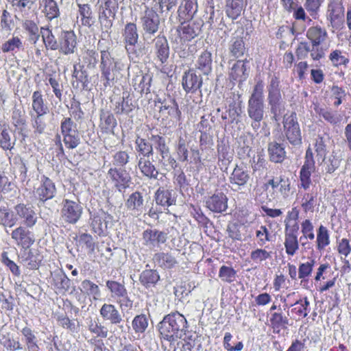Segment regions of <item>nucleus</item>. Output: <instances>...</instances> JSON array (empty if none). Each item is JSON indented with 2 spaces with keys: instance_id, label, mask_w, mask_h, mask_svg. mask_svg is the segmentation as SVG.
<instances>
[{
  "instance_id": "nucleus-1",
  "label": "nucleus",
  "mask_w": 351,
  "mask_h": 351,
  "mask_svg": "<svg viewBox=\"0 0 351 351\" xmlns=\"http://www.w3.org/2000/svg\"><path fill=\"white\" fill-rule=\"evenodd\" d=\"M306 38L310 40L312 49L306 42H300L295 49L298 60L307 57L310 52L311 58L314 61H319L325 56L326 49L321 47L328 39V34L325 27L320 25L310 27L306 32Z\"/></svg>"
},
{
  "instance_id": "nucleus-2",
  "label": "nucleus",
  "mask_w": 351,
  "mask_h": 351,
  "mask_svg": "<svg viewBox=\"0 0 351 351\" xmlns=\"http://www.w3.org/2000/svg\"><path fill=\"white\" fill-rule=\"evenodd\" d=\"M188 322L186 317L178 311L166 315L158 324L161 340L172 343L186 335Z\"/></svg>"
},
{
  "instance_id": "nucleus-3",
  "label": "nucleus",
  "mask_w": 351,
  "mask_h": 351,
  "mask_svg": "<svg viewBox=\"0 0 351 351\" xmlns=\"http://www.w3.org/2000/svg\"><path fill=\"white\" fill-rule=\"evenodd\" d=\"M123 68V64L121 62L112 57L108 50L101 51L99 69L101 78L105 87L110 86L114 84Z\"/></svg>"
},
{
  "instance_id": "nucleus-4",
  "label": "nucleus",
  "mask_w": 351,
  "mask_h": 351,
  "mask_svg": "<svg viewBox=\"0 0 351 351\" xmlns=\"http://www.w3.org/2000/svg\"><path fill=\"white\" fill-rule=\"evenodd\" d=\"M267 90V101L270 106V111L273 114V119L278 121L285 110L280 88V80L278 75H274L271 77Z\"/></svg>"
},
{
  "instance_id": "nucleus-5",
  "label": "nucleus",
  "mask_w": 351,
  "mask_h": 351,
  "mask_svg": "<svg viewBox=\"0 0 351 351\" xmlns=\"http://www.w3.org/2000/svg\"><path fill=\"white\" fill-rule=\"evenodd\" d=\"M60 132L65 147L74 149L79 146L81 142L80 132L77 124L71 117H64L60 123Z\"/></svg>"
},
{
  "instance_id": "nucleus-6",
  "label": "nucleus",
  "mask_w": 351,
  "mask_h": 351,
  "mask_svg": "<svg viewBox=\"0 0 351 351\" xmlns=\"http://www.w3.org/2000/svg\"><path fill=\"white\" fill-rule=\"evenodd\" d=\"M88 330L93 335L88 342L94 346V351H102L104 348V339L107 338L109 331L98 318H90L87 322Z\"/></svg>"
},
{
  "instance_id": "nucleus-7",
  "label": "nucleus",
  "mask_w": 351,
  "mask_h": 351,
  "mask_svg": "<svg viewBox=\"0 0 351 351\" xmlns=\"http://www.w3.org/2000/svg\"><path fill=\"white\" fill-rule=\"evenodd\" d=\"M106 286L111 297L116 300L120 308H132L133 301L130 298L124 283L113 280H108L106 282Z\"/></svg>"
},
{
  "instance_id": "nucleus-8",
  "label": "nucleus",
  "mask_w": 351,
  "mask_h": 351,
  "mask_svg": "<svg viewBox=\"0 0 351 351\" xmlns=\"http://www.w3.org/2000/svg\"><path fill=\"white\" fill-rule=\"evenodd\" d=\"M315 170V162L313 152L311 147H308L306 150L304 164L299 173V188L303 189L305 191L310 188L312 184L311 174Z\"/></svg>"
},
{
  "instance_id": "nucleus-9",
  "label": "nucleus",
  "mask_w": 351,
  "mask_h": 351,
  "mask_svg": "<svg viewBox=\"0 0 351 351\" xmlns=\"http://www.w3.org/2000/svg\"><path fill=\"white\" fill-rule=\"evenodd\" d=\"M282 123L284 133L288 141L292 145H300L302 143V134L296 113L293 112L290 115L285 116Z\"/></svg>"
},
{
  "instance_id": "nucleus-10",
  "label": "nucleus",
  "mask_w": 351,
  "mask_h": 351,
  "mask_svg": "<svg viewBox=\"0 0 351 351\" xmlns=\"http://www.w3.org/2000/svg\"><path fill=\"white\" fill-rule=\"evenodd\" d=\"M83 208L79 202L63 199L61 203L60 215L69 224H75L82 217Z\"/></svg>"
},
{
  "instance_id": "nucleus-11",
  "label": "nucleus",
  "mask_w": 351,
  "mask_h": 351,
  "mask_svg": "<svg viewBox=\"0 0 351 351\" xmlns=\"http://www.w3.org/2000/svg\"><path fill=\"white\" fill-rule=\"evenodd\" d=\"M300 225L295 223L293 226L286 225L284 230V246L285 252L289 256L296 254L300 248V239H298Z\"/></svg>"
},
{
  "instance_id": "nucleus-12",
  "label": "nucleus",
  "mask_w": 351,
  "mask_h": 351,
  "mask_svg": "<svg viewBox=\"0 0 351 351\" xmlns=\"http://www.w3.org/2000/svg\"><path fill=\"white\" fill-rule=\"evenodd\" d=\"M153 7L145 6L140 20L143 31L149 35H154L159 29L160 24V16Z\"/></svg>"
},
{
  "instance_id": "nucleus-13",
  "label": "nucleus",
  "mask_w": 351,
  "mask_h": 351,
  "mask_svg": "<svg viewBox=\"0 0 351 351\" xmlns=\"http://www.w3.org/2000/svg\"><path fill=\"white\" fill-rule=\"evenodd\" d=\"M57 188L55 182L45 175L40 176L38 186L35 188L34 195L42 203L55 197Z\"/></svg>"
},
{
  "instance_id": "nucleus-14",
  "label": "nucleus",
  "mask_w": 351,
  "mask_h": 351,
  "mask_svg": "<svg viewBox=\"0 0 351 351\" xmlns=\"http://www.w3.org/2000/svg\"><path fill=\"white\" fill-rule=\"evenodd\" d=\"M345 16V8L341 0H328L326 19L333 28L343 25Z\"/></svg>"
},
{
  "instance_id": "nucleus-15",
  "label": "nucleus",
  "mask_w": 351,
  "mask_h": 351,
  "mask_svg": "<svg viewBox=\"0 0 351 351\" xmlns=\"http://www.w3.org/2000/svg\"><path fill=\"white\" fill-rule=\"evenodd\" d=\"M18 258L20 263L30 270L38 269L44 259L40 250L30 247L21 250Z\"/></svg>"
},
{
  "instance_id": "nucleus-16",
  "label": "nucleus",
  "mask_w": 351,
  "mask_h": 351,
  "mask_svg": "<svg viewBox=\"0 0 351 351\" xmlns=\"http://www.w3.org/2000/svg\"><path fill=\"white\" fill-rule=\"evenodd\" d=\"M108 176L114 187L121 192L129 187L131 176L125 169L118 167H110L108 171Z\"/></svg>"
},
{
  "instance_id": "nucleus-17",
  "label": "nucleus",
  "mask_w": 351,
  "mask_h": 351,
  "mask_svg": "<svg viewBox=\"0 0 351 351\" xmlns=\"http://www.w3.org/2000/svg\"><path fill=\"white\" fill-rule=\"evenodd\" d=\"M27 227L20 226L12 231L11 238L21 250L29 248L35 242L34 233Z\"/></svg>"
},
{
  "instance_id": "nucleus-18",
  "label": "nucleus",
  "mask_w": 351,
  "mask_h": 351,
  "mask_svg": "<svg viewBox=\"0 0 351 351\" xmlns=\"http://www.w3.org/2000/svg\"><path fill=\"white\" fill-rule=\"evenodd\" d=\"M77 36L73 30H63L58 38V50L64 55L73 54L77 49Z\"/></svg>"
},
{
  "instance_id": "nucleus-19",
  "label": "nucleus",
  "mask_w": 351,
  "mask_h": 351,
  "mask_svg": "<svg viewBox=\"0 0 351 351\" xmlns=\"http://www.w3.org/2000/svg\"><path fill=\"white\" fill-rule=\"evenodd\" d=\"M203 84V79L197 75L194 69H189L186 71L182 77V86L187 93H195L200 90Z\"/></svg>"
},
{
  "instance_id": "nucleus-20",
  "label": "nucleus",
  "mask_w": 351,
  "mask_h": 351,
  "mask_svg": "<svg viewBox=\"0 0 351 351\" xmlns=\"http://www.w3.org/2000/svg\"><path fill=\"white\" fill-rule=\"evenodd\" d=\"M251 178L247 167L243 164L236 165L229 177V182L238 189L245 187Z\"/></svg>"
},
{
  "instance_id": "nucleus-21",
  "label": "nucleus",
  "mask_w": 351,
  "mask_h": 351,
  "mask_svg": "<svg viewBox=\"0 0 351 351\" xmlns=\"http://www.w3.org/2000/svg\"><path fill=\"white\" fill-rule=\"evenodd\" d=\"M228 201V197L223 191L215 190V193L206 199L205 204L210 211L221 213L227 210Z\"/></svg>"
},
{
  "instance_id": "nucleus-22",
  "label": "nucleus",
  "mask_w": 351,
  "mask_h": 351,
  "mask_svg": "<svg viewBox=\"0 0 351 351\" xmlns=\"http://www.w3.org/2000/svg\"><path fill=\"white\" fill-rule=\"evenodd\" d=\"M142 237L143 245L149 247H158L167 240V233L157 229H147Z\"/></svg>"
},
{
  "instance_id": "nucleus-23",
  "label": "nucleus",
  "mask_w": 351,
  "mask_h": 351,
  "mask_svg": "<svg viewBox=\"0 0 351 351\" xmlns=\"http://www.w3.org/2000/svg\"><path fill=\"white\" fill-rule=\"evenodd\" d=\"M14 210L26 227L32 228L36 225L38 217L32 206L20 203L14 206Z\"/></svg>"
},
{
  "instance_id": "nucleus-24",
  "label": "nucleus",
  "mask_w": 351,
  "mask_h": 351,
  "mask_svg": "<svg viewBox=\"0 0 351 351\" xmlns=\"http://www.w3.org/2000/svg\"><path fill=\"white\" fill-rule=\"evenodd\" d=\"M247 113L253 121L252 127L258 130L261 126V121L264 119V101L248 100Z\"/></svg>"
},
{
  "instance_id": "nucleus-25",
  "label": "nucleus",
  "mask_w": 351,
  "mask_h": 351,
  "mask_svg": "<svg viewBox=\"0 0 351 351\" xmlns=\"http://www.w3.org/2000/svg\"><path fill=\"white\" fill-rule=\"evenodd\" d=\"M249 63L247 59L237 60L230 69L228 76L231 82H237L242 83L245 81L248 77L247 66Z\"/></svg>"
},
{
  "instance_id": "nucleus-26",
  "label": "nucleus",
  "mask_w": 351,
  "mask_h": 351,
  "mask_svg": "<svg viewBox=\"0 0 351 351\" xmlns=\"http://www.w3.org/2000/svg\"><path fill=\"white\" fill-rule=\"evenodd\" d=\"M158 102L160 103L159 107V113L162 119L168 118H174L176 120H180L181 118V111L176 99H171L168 101H161L160 99H158Z\"/></svg>"
},
{
  "instance_id": "nucleus-27",
  "label": "nucleus",
  "mask_w": 351,
  "mask_h": 351,
  "mask_svg": "<svg viewBox=\"0 0 351 351\" xmlns=\"http://www.w3.org/2000/svg\"><path fill=\"white\" fill-rule=\"evenodd\" d=\"M117 125V121L112 112L104 109L99 110V128L101 134H114Z\"/></svg>"
},
{
  "instance_id": "nucleus-28",
  "label": "nucleus",
  "mask_w": 351,
  "mask_h": 351,
  "mask_svg": "<svg viewBox=\"0 0 351 351\" xmlns=\"http://www.w3.org/2000/svg\"><path fill=\"white\" fill-rule=\"evenodd\" d=\"M99 315L104 321L109 322L112 325L119 326L123 321L119 309L112 304H102L99 309Z\"/></svg>"
},
{
  "instance_id": "nucleus-29",
  "label": "nucleus",
  "mask_w": 351,
  "mask_h": 351,
  "mask_svg": "<svg viewBox=\"0 0 351 351\" xmlns=\"http://www.w3.org/2000/svg\"><path fill=\"white\" fill-rule=\"evenodd\" d=\"M302 236L300 237V241L302 247L304 250L311 248V242L315 238L314 232V226L309 219H305L300 223Z\"/></svg>"
},
{
  "instance_id": "nucleus-30",
  "label": "nucleus",
  "mask_w": 351,
  "mask_h": 351,
  "mask_svg": "<svg viewBox=\"0 0 351 351\" xmlns=\"http://www.w3.org/2000/svg\"><path fill=\"white\" fill-rule=\"evenodd\" d=\"M191 20H181L177 27L178 36L180 41L189 42L195 38L199 34V29L195 28L194 23H191Z\"/></svg>"
},
{
  "instance_id": "nucleus-31",
  "label": "nucleus",
  "mask_w": 351,
  "mask_h": 351,
  "mask_svg": "<svg viewBox=\"0 0 351 351\" xmlns=\"http://www.w3.org/2000/svg\"><path fill=\"white\" fill-rule=\"evenodd\" d=\"M197 10V0H182L177 11L178 20H192Z\"/></svg>"
},
{
  "instance_id": "nucleus-32",
  "label": "nucleus",
  "mask_w": 351,
  "mask_h": 351,
  "mask_svg": "<svg viewBox=\"0 0 351 351\" xmlns=\"http://www.w3.org/2000/svg\"><path fill=\"white\" fill-rule=\"evenodd\" d=\"M154 200L157 205L168 208L176 204V197L173 190L162 186L155 192Z\"/></svg>"
},
{
  "instance_id": "nucleus-33",
  "label": "nucleus",
  "mask_w": 351,
  "mask_h": 351,
  "mask_svg": "<svg viewBox=\"0 0 351 351\" xmlns=\"http://www.w3.org/2000/svg\"><path fill=\"white\" fill-rule=\"evenodd\" d=\"M39 9L48 21L58 19L60 16V11L55 0H39Z\"/></svg>"
},
{
  "instance_id": "nucleus-34",
  "label": "nucleus",
  "mask_w": 351,
  "mask_h": 351,
  "mask_svg": "<svg viewBox=\"0 0 351 351\" xmlns=\"http://www.w3.org/2000/svg\"><path fill=\"white\" fill-rule=\"evenodd\" d=\"M317 193L304 192L298 195L297 199L304 213H313L317 204Z\"/></svg>"
},
{
  "instance_id": "nucleus-35",
  "label": "nucleus",
  "mask_w": 351,
  "mask_h": 351,
  "mask_svg": "<svg viewBox=\"0 0 351 351\" xmlns=\"http://www.w3.org/2000/svg\"><path fill=\"white\" fill-rule=\"evenodd\" d=\"M77 19H80L81 25L91 27L95 23V14L89 3H77Z\"/></svg>"
},
{
  "instance_id": "nucleus-36",
  "label": "nucleus",
  "mask_w": 351,
  "mask_h": 351,
  "mask_svg": "<svg viewBox=\"0 0 351 351\" xmlns=\"http://www.w3.org/2000/svg\"><path fill=\"white\" fill-rule=\"evenodd\" d=\"M98 62V53L95 48L82 51L79 56V65L82 69H93Z\"/></svg>"
},
{
  "instance_id": "nucleus-37",
  "label": "nucleus",
  "mask_w": 351,
  "mask_h": 351,
  "mask_svg": "<svg viewBox=\"0 0 351 351\" xmlns=\"http://www.w3.org/2000/svg\"><path fill=\"white\" fill-rule=\"evenodd\" d=\"M269 321L271 328L274 332H280V330H285L289 325V319L282 312L280 307L277 311L274 312L269 315Z\"/></svg>"
},
{
  "instance_id": "nucleus-38",
  "label": "nucleus",
  "mask_w": 351,
  "mask_h": 351,
  "mask_svg": "<svg viewBox=\"0 0 351 351\" xmlns=\"http://www.w3.org/2000/svg\"><path fill=\"white\" fill-rule=\"evenodd\" d=\"M32 105L29 113L47 114L49 108L41 90H35L32 95Z\"/></svg>"
},
{
  "instance_id": "nucleus-39",
  "label": "nucleus",
  "mask_w": 351,
  "mask_h": 351,
  "mask_svg": "<svg viewBox=\"0 0 351 351\" xmlns=\"http://www.w3.org/2000/svg\"><path fill=\"white\" fill-rule=\"evenodd\" d=\"M267 152L269 160L274 163H282L287 156L285 145L276 141L268 143Z\"/></svg>"
},
{
  "instance_id": "nucleus-40",
  "label": "nucleus",
  "mask_w": 351,
  "mask_h": 351,
  "mask_svg": "<svg viewBox=\"0 0 351 351\" xmlns=\"http://www.w3.org/2000/svg\"><path fill=\"white\" fill-rule=\"evenodd\" d=\"M195 67L204 75H208L213 70V55L207 49H204L198 56Z\"/></svg>"
},
{
  "instance_id": "nucleus-41",
  "label": "nucleus",
  "mask_w": 351,
  "mask_h": 351,
  "mask_svg": "<svg viewBox=\"0 0 351 351\" xmlns=\"http://www.w3.org/2000/svg\"><path fill=\"white\" fill-rule=\"evenodd\" d=\"M123 37L125 43V47L128 51L134 47L138 41V34L136 24L134 23H128L123 31Z\"/></svg>"
},
{
  "instance_id": "nucleus-42",
  "label": "nucleus",
  "mask_w": 351,
  "mask_h": 351,
  "mask_svg": "<svg viewBox=\"0 0 351 351\" xmlns=\"http://www.w3.org/2000/svg\"><path fill=\"white\" fill-rule=\"evenodd\" d=\"M57 293L64 294L71 287V280L63 271L55 272L51 282Z\"/></svg>"
},
{
  "instance_id": "nucleus-43",
  "label": "nucleus",
  "mask_w": 351,
  "mask_h": 351,
  "mask_svg": "<svg viewBox=\"0 0 351 351\" xmlns=\"http://www.w3.org/2000/svg\"><path fill=\"white\" fill-rule=\"evenodd\" d=\"M151 82L150 75L140 71L132 80V84L135 90L141 94H147L150 92Z\"/></svg>"
},
{
  "instance_id": "nucleus-44",
  "label": "nucleus",
  "mask_w": 351,
  "mask_h": 351,
  "mask_svg": "<svg viewBox=\"0 0 351 351\" xmlns=\"http://www.w3.org/2000/svg\"><path fill=\"white\" fill-rule=\"evenodd\" d=\"M154 263L162 269H172L175 267L178 262L171 252H160L154 255Z\"/></svg>"
},
{
  "instance_id": "nucleus-45",
  "label": "nucleus",
  "mask_w": 351,
  "mask_h": 351,
  "mask_svg": "<svg viewBox=\"0 0 351 351\" xmlns=\"http://www.w3.org/2000/svg\"><path fill=\"white\" fill-rule=\"evenodd\" d=\"M21 332L27 351H40L38 337L36 332L31 327H23Z\"/></svg>"
},
{
  "instance_id": "nucleus-46",
  "label": "nucleus",
  "mask_w": 351,
  "mask_h": 351,
  "mask_svg": "<svg viewBox=\"0 0 351 351\" xmlns=\"http://www.w3.org/2000/svg\"><path fill=\"white\" fill-rule=\"evenodd\" d=\"M155 53L158 60L165 63L169 56V47L168 41L165 36H158L154 39Z\"/></svg>"
},
{
  "instance_id": "nucleus-47",
  "label": "nucleus",
  "mask_w": 351,
  "mask_h": 351,
  "mask_svg": "<svg viewBox=\"0 0 351 351\" xmlns=\"http://www.w3.org/2000/svg\"><path fill=\"white\" fill-rule=\"evenodd\" d=\"M10 125L0 117V147L4 150H12L14 147V141H12L10 134Z\"/></svg>"
},
{
  "instance_id": "nucleus-48",
  "label": "nucleus",
  "mask_w": 351,
  "mask_h": 351,
  "mask_svg": "<svg viewBox=\"0 0 351 351\" xmlns=\"http://www.w3.org/2000/svg\"><path fill=\"white\" fill-rule=\"evenodd\" d=\"M218 164H221L226 168L231 162L233 158V151L228 143L221 141L217 146Z\"/></svg>"
},
{
  "instance_id": "nucleus-49",
  "label": "nucleus",
  "mask_w": 351,
  "mask_h": 351,
  "mask_svg": "<svg viewBox=\"0 0 351 351\" xmlns=\"http://www.w3.org/2000/svg\"><path fill=\"white\" fill-rule=\"evenodd\" d=\"M243 0H226L225 12L232 21L237 19L244 10Z\"/></svg>"
},
{
  "instance_id": "nucleus-50",
  "label": "nucleus",
  "mask_w": 351,
  "mask_h": 351,
  "mask_svg": "<svg viewBox=\"0 0 351 351\" xmlns=\"http://www.w3.org/2000/svg\"><path fill=\"white\" fill-rule=\"evenodd\" d=\"M328 60L332 66L335 68H346L350 63L348 54L346 51L339 49H333L330 52Z\"/></svg>"
},
{
  "instance_id": "nucleus-51",
  "label": "nucleus",
  "mask_w": 351,
  "mask_h": 351,
  "mask_svg": "<svg viewBox=\"0 0 351 351\" xmlns=\"http://www.w3.org/2000/svg\"><path fill=\"white\" fill-rule=\"evenodd\" d=\"M330 243V232L327 227L320 225L316 230L315 248L317 252L324 251Z\"/></svg>"
},
{
  "instance_id": "nucleus-52",
  "label": "nucleus",
  "mask_w": 351,
  "mask_h": 351,
  "mask_svg": "<svg viewBox=\"0 0 351 351\" xmlns=\"http://www.w3.org/2000/svg\"><path fill=\"white\" fill-rule=\"evenodd\" d=\"M135 106L133 104L132 99L130 95L123 96L119 98L114 104L113 111L117 115L128 114L133 111Z\"/></svg>"
},
{
  "instance_id": "nucleus-53",
  "label": "nucleus",
  "mask_w": 351,
  "mask_h": 351,
  "mask_svg": "<svg viewBox=\"0 0 351 351\" xmlns=\"http://www.w3.org/2000/svg\"><path fill=\"white\" fill-rule=\"evenodd\" d=\"M160 280V275L156 269H145L139 276L140 283L146 289L154 287Z\"/></svg>"
},
{
  "instance_id": "nucleus-54",
  "label": "nucleus",
  "mask_w": 351,
  "mask_h": 351,
  "mask_svg": "<svg viewBox=\"0 0 351 351\" xmlns=\"http://www.w3.org/2000/svg\"><path fill=\"white\" fill-rule=\"evenodd\" d=\"M138 167L143 176L149 179L157 178L158 171L149 158L140 157L138 161Z\"/></svg>"
},
{
  "instance_id": "nucleus-55",
  "label": "nucleus",
  "mask_w": 351,
  "mask_h": 351,
  "mask_svg": "<svg viewBox=\"0 0 351 351\" xmlns=\"http://www.w3.org/2000/svg\"><path fill=\"white\" fill-rule=\"evenodd\" d=\"M0 342L8 351H19L23 349V345L21 343L19 338L15 337L9 332L1 335Z\"/></svg>"
},
{
  "instance_id": "nucleus-56",
  "label": "nucleus",
  "mask_w": 351,
  "mask_h": 351,
  "mask_svg": "<svg viewBox=\"0 0 351 351\" xmlns=\"http://www.w3.org/2000/svg\"><path fill=\"white\" fill-rule=\"evenodd\" d=\"M40 33L47 50L55 51L58 49V42L49 26L41 27Z\"/></svg>"
},
{
  "instance_id": "nucleus-57",
  "label": "nucleus",
  "mask_w": 351,
  "mask_h": 351,
  "mask_svg": "<svg viewBox=\"0 0 351 351\" xmlns=\"http://www.w3.org/2000/svg\"><path fill=\"white\" fill-rule=\"evenodd\" d=\"M291 309V313L298 318H305L310 312V302L306 296L297 300Z\"/></svg>"
},
{
  "instance_id": "nucleus-58",
  "label": "nucleus",
  "mask_w": 351,
  "mask_h": 351,
  "mask_svg": "<svg viewBox=\"0 0 351 351\" xmlns=\"http://www.w3.org/2000/svg\"><path fill=\"white\" fill-rule=\"evenodd\" d=\"M136 150L141 157L149 158L153 155L154 149L152 145L144 138L139 136L135 139Z\"/></svg>"
},
{
  "instance_id": "nucleus-59",
  "label": "nucleus",
  "mask_w": 351,
  "mask_h": 351,
  "mask_svg": "<svg viewBox=\"0 0 351 351\" xmlns=\"http://www.w3.org/2000/svg\"><path fill=\"white\" fill-rule=\"evenodd\" d=\"M316 261L313 258H308V261L301 263L298 267V278L301 280V285L311 276Z\"/></svg>"
},
{
  "instance_id": "nucleus-60",
  "label": "nucleus",
  "mask_w": 351,
  "mask_h": 351,
  "mask_svg": "<svg viewBox=\"0 0 351 351\" xmlns=\"http://www.w3.org/2000/svg\"><path fill=\"white\" fill-rule=\"evenodd\" d=\"M151 140L154 142L155 147L161 156L162 160H165L167 156H169V154H171L170 149L163 136L158 134L152 135Z\"/></svg>"
},
{
  "instance_id": "nucleus-61",
  "label": "nucleus",
  "mask_w": 351,
  "mask_h": 351,
  "mask_svg": "<svg viewBox=\"0 0 351 351\" xmlns=\"http://www.w3.org/2000/svg\"><path fill=\"white\" fill-rule=\"evenodd\" d=\"M17 218L7 206H0V225L12 228L16 223Z\"/></svg>"
},
{
  "instance_id": "nucleus-62",
  "label": "nucleus",
  "mask_w": 351,
  "mask_h": 351,
  "mask_svg": "<svg viewBox=\"0 0 351 351\" xmlns=\"http://www.w3.org/2000/svg\"><path fill=\"white\" fill-rule=\"evenodd\" d=\"M143 197L138 191L132 193L125 202V206L129 210H138L143 205Z\"/></svg>"
},
{
  "instance_id": "nucleus-63",
  "label": "nucleus",
  "mask_w": 351,
  "mask_h": 351,
  "mask_svg": "<svg viewBox=\"0 0 351 351\" xmlns=\"http://www.w3.org/2000/svg\"><path fill=\"white\" fill-rule=\"evenodd\" d=\"M318 114L323 117L325 121L332 125L339 124L342 120V117L337 112L328 108H321L317 110Z\"/></svg>"
},
{
  "instance_id": "nucleus-64",
  "label": "nucleus",
  "mask_w": 351,
  "mask_h": 351,
  "mask_svg": "<svg viewBox=\"0 0 351 351\" xmlns=\"http://www.w3.org/2000/svg\"><path fill=\"white\" fill-rule=\"evenodd\" d=\"M106 217L103 218L102 217L96 215H94L91 219L90 226L93 232L99 236L104 234L105 231L107 230V221Z\"/></svg>"
}]
</instances>
